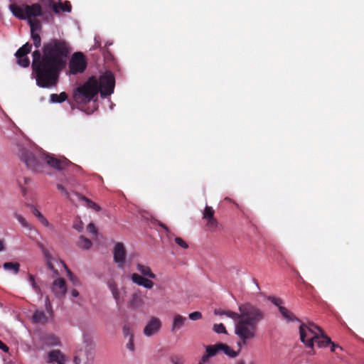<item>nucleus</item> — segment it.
Returning a JSON list of instances; mask_svg holds the SVG:
<instances>
[{"instance_id": "f257e3e1", "label": "nucleus", "mask_w": 364, "mask_h": 364, "mask_svg": "<svg viewBox=\"0 0 364 364\" xmlns=\"http://www.w3.org/2000/svg\"><path fill=\"white\" fill-rule=\"evenodd\" d=\"M70 52L69 43L58 38L44 43L42 53L39 50L33 52L31 68L39 87L50 88L57 85Z\"/></svg>"}, {"instance_id": "f03ea898", "label": "nucleus", "mask_w": 364, "mask_h": 364, "mask_svg": "<svg viewBox=\"0 0 364 364\" xmlns=\"http://www.w3.org/2000/svg\"><path fill=\"white\" fill-rule=\"evenodd\" d=\"M239 313L232 311H225L221 309H215V315L223 316L233 319L236 321L235 325V333L239 338L237 343L239 346L246 345L250 340L256 338L258 327L265 317V311L259 306L246 302L238 306Z\"/></svg>"}, {"instance_id": "7ed1b4c3", "label": "nucleus", "mask_w": 364, "mask_h": 364, "mask_svg": "<svg viewBox=\"0 0 364 364\" xmlns=\"http://www.w3.org/2000/svg\"><path fill=\"white\" fill-rule=\"evenodd\" d=\"M115 80L111 72H106L98 79L90 77L73 92V99L77 104L86 105L94 100L100 92L102 97H107L114 92Z\"/></svg>"}, {"instance_id": "20e7f679", "label": "nucleus", "mask_w": 364, "mask_h": 364, "mask_svg": "<svg viewBox=\"0 0 364 364\" xmlns=\"http://www.w3.org/2000/svg\"><path fill=\"white\" fill-rule=\"evenodd\" d=\"M20 158L28 168L35 172H42L45 162L50 167L59 171L71 168L73 171H79L81 169L80 166L72 163L65 156L55 157L49 154L36 156L33 152L25 149L21 150Z\"/></svg>"}, {"instance_id": "39448f33", "label": "nucleus", "mask_w": 364, "mask_h": 364, "mask_svg": "<svg viewBox=\"0 0 364 364\" xmlns=\"http://www.w3.org/2000/svg\"><path fill=\"white\" fill-rule=\"evenodd\" d=\"M320 333H322V329L314 323L301 322L299 326L300 340L307 348H311L313 354L314 353V341Z\"/></svg>"}, {"instance_id": "423d86ee", "label": "nucleus", "mask_w": 364, "mask_h": 364, "mask_svg": "<svg viewBox=\"0 0 364 364\" xmlns=\"http://www.w3.org/2000/svg\"><path fill=\"white\" fill-rule=\"evenodd\" d=\"M25 16L27 20L41 17L42 20L46 23H51L53 21L52 13L49 11H43L42 6L38 3L25 5Z\"/></svg>"}, {"instance_id": "0eeeda50", "label": "nucleus", "mask_w": 364, "mask_h": 364, "mask_svg": "<svg viewBox=\"0 0 364 364\" xmlns=\"http://www.w3.org/2000/svg\"><path fill=\"white\" fill-rule=\"evenodd\" d=\"M86 68L87 61L84 54L81 52L75 53L69 63L70 73L72 75L82 73Z\"/></svg>"}, {"instance_id": "6e6552de", "label": "nucleus", "mask_w": 364, "mask_h": 364, "mask_svg": "<svg viewBox=\"0 0 364 364\" xmlns=\"http://www.w3.org/2000/svg\"><path fill=\"white\" fill-rule=\"evenodd\" d=\"M32 49V44L27 42L19 48L15 53L16 64L22 68H28L30 64V59L28 57Z\"/></svg>"}, {"instance_id": "1a4fd4ad", "label": "nucleus", "mask_w": 364, "mask_h": 364, "mask_svg": "<svg viewBox=\"0 0 364 364\" xmlns=\"http://www.w3.org/2000/svg\"><path fill=\"white\" fill-rule=\"evenodd\" d=\"M114 261L117 263L119 268L123 269L127 256V251L124 245L121 242L115 244L114 250Z\"/></svg>"}, {"instance_id": "9d476101", "label": "nucleus", "mask_w": 364, "mask_h": 364, "mask_svg": "<svg viewBox=\"0 0 364 364\" xmlns=\"http://www.w3.org/2000/svg\"><path fill=\"white\" fill-rule=\"evenodd\" d=\"M161 328V321L159 318L151 317L144 328V333L146 336L156 334Z\"/></svg>"}, {"instance_id": "9b49d317", "label": "nucleus", "mask_w": 364, "mask_h": 364, "mask_svg": "<svg viewBox=\"0 0 364 364\" xmlns=\"http://www.w3.org/2000/svg\"><path fill=\"white\" fill-rule=\"evenodd\" d=\"M65 356L60 350H52L47 353L46 362L47 363L65 364Z\"/></svg>"}, {"instance_id": "f8f14e48", "label": "nucleus", "mask_w": 364, "mask_h": 364, "mask_svg": "<svg viewBox=\"0 0 364 364\" xmlns=\"http://www.w3.org/2000/svg\"><path fill=\"white\" fill-rule=\"evenodd\" d=\"M51 289L56 297L64 296L67 291L65 279L63 278L55 279L52 284Z\"/></svg>"}, {"instance_id": "ddd939ff", "label": "nucleus", "mask_w": 364, "mask_h": 364, "mask_svg": "<svg viewBox=\"0 0 364 364\" xmlns=\"http://www.w3.org/2000/svg\"><path fill=\"white\" fill-rule=\"evenodd\" d=\"M49 6L53 11L57 14H59L60 11L68 13L72 11V5L69 1H65L64 2L59 1L58 3L49 1Z\"/></svg>"}, {"instance_id": "4468645a", "label": "nucleus", "mask_w": 364, "mask_h": 364, "mask_svg": "<svg viewBox=\"0 0 364 364\" xmlns=\"http://www.w3.org/2000/svg\"><path fill=\"white\" fill-rule=\"evenodd\" d=\"M131 279L134 283L149 289H151L154 284L151 280L145 278L136 273H133L131 276Z\"/></svg>"}, {"instance_id": "2eb2a0df", "label": "nucleus", "mask_w": 364, "mask_h": 364, "mask_svg": "<svg viewBox=\"0 0 364 364\" xmlns=\"http://www.w3.org/2000/svg\"><path fill=\"white\" fill-rule=\"evenodd\" d=\"M220 351V343H216L215 345H209L205 346V353L202 356L201 360L203 362H208L209 358L215 355L218 353Z\"/></svg>"}, {"instance_id": "dca6fc26", "label": "nucleus", "mask_w": 364, "mask_h": 364, "mask_svg": "<svg viewBox=\"0 0 364 364\" xmlns=\"http://www.w3.org/2000/svg\"><path fill=\"white\" fill-rule=\"evenodd\" d=\"M187 318L180 314H176L173 317V323L171 326V332L175 333L181 328L186 322Z\"/></svg>"}, {"instance_id": "f3484780", "label": "nucleus", "mask_w": 364, "mask_h": 364, "mask_svg": "<svg viewBox=\"0 0 364 364\" xmlns=\"http://www.w3.org/2000/svg\"><path fill=\"white\" fill-rule=\"evenodd\" d=\"M316 343L318 348H326L331 343V339L324 334L323 331L318 335L317 338L315 339L314 343Z\"/></svg>"}, {"instance_id": "a211bd4d", "label": "nucleus", "mask_w": 364, "mask_h": 364, "mask_svg": "<svg viewBox=\"0 0 364 364\" xmlns=\"http://www.w3.org/2000/svg\"><path fill=\"white\" fill-rule=\"evenodd\" d=\"M9 10L15 17L19 19H26L25 9H23L16 4H11L9 5Z\"/></svg>"}, {"instance_id": "6ab92c4d", "label": "nucleus", "mask_w": 364, "mask_h": 364, "mask_svg": "<svg viewBox=\"0 0 364 364\" xmlns=\"http://www.w3.org/2000/svg\"><path fill=\"white\" fill-rule=\"evenodd\" d=\"M279 312L287 321H297L301 322V321L291 311L284 306H280Z\"/></svg>"}, {"instance_id": "aec40b11", "label": "nucleus", "mask_w": 364, "mask_h": 364, "mask_svg": "<svg viewBox=\"0 0 364 364\" xmlns=\"http://www.w3.org/2000/svg\"><path fill=\"white\" fill-rule=\"evenodd\" d=\"M43 342L48 346H57L60 344L59 338L53 333L46 335L43 338Z\"/></svg>"}, {"instance_id": "412c9836", "label": "nucleus", "mask_w": 364, "mask_h": 364, "mask_svg": "<svg viewBox=\"0 0 364 364\" xmlns=\"http://www.w3.org/2000/svg\"><path fill=\"white\" fill-rule=\"evenodd\" d=\"M136 267L138 271H139L143 276L151 279H154L156 277V274L152 272L149 267L141 264H137Z\"/></svg>"}, {"instance_id": "4be33fe9", "label": "nucleus", "mask_w": 364, "mask_h": 364, "mask_svg": "<svg viewBox=\"0 0 364 364\" xmlns=\"http://www.w3.org/2000/svg\"><path fill=\"white\" fill-rule=\"evenodd\" d=\"M33 321L36 323H46L48 321V317L42 311H36L33 315Z\"/></svg>"}, {"instance_id": "5701e85b", "label": "nucleus", "mask_w": 364, "mask_h": 364, "mask_svg": "<svg viewBox=\"0 0 364 364\" xmlns=\"http://www.w3.org/2000/svg\"><path fill=\"white\" fill-rule=\"evenodd\" d=\"M143 304V300L141 299L140 295L138 293H134L132 294L131 299L129 302V307L131 308H138Z\"/></svg>"}, {"instance_id": "b1692460", "label": "nucleus", "mask_w": 364, "mask_h": 364, "mask_svg": "<svg viewBox=\"0 0 364 364\" xmlns=\"http://www.w3.org/2000/svg\"><path fill=\"white\" fill-rule=\"evenodd\" d=\"M74 194L77 196V198L85 202L87 207L92 208L95 210L96 211H99L100 210V207L95 203V202L92 201L89 198L79 194L78 193L74 192Z\"/></svg>"}, {"instance_id": "393cba45", "label": "nucleus", "mask_w": 364, "mask_h": 364, "mask_svg": "<svg viewBox=\"0 0 364 364\" xmlns=\"http://www.w3.org/2000/svg\"><path fill=\"white\" fill-rule=\"evenodd\" d=\"M43 255H44L45 259L46 260V264H47L48 267L50 270H52L55 275H58V271L54 268L53 264H52V256L49 253L48 250L45 249V248H43Z\"/></svg>"}, {"instance_id": "a878e982", "label": "nucleus", "mask_w": 364, "mask_h": 364, "mask_svg": "<svg viewBox=\"0 0 364 364\" xmlns=\"http://www.w3.org/2000/svg\"><path fill=\"white\" fill-rule=\"evenodd\" d=\"M220 351H223L225 355H228L230 358H235L237 356L240 350L235 351L230 348L227 344L220 343Z\"/></svg>"}, {"instance_id": "bb28decb", "label": "nucleus", "mask_w": 364, "mask_h": 364, "mask_svg": "<svg viewBox=\"0 0 364 364\" xmlns=\"http://www.w3.org/2000/svg\"><path fill=\"white\" fill-rule=\"evenodd\" d=\"M68 98V95L65 92H62L59 95L51 94L50 95V101L53 103H60L65 102Z\"/></svg>"}, {"instance_id": "cd10ccee", "label": "nucleus", "mask_w": 364, "mask_h": 364, "mask_svg": "<svg viewBox=\"0 0 364 364\" xmlns=\"http://www.w3.org/2000/svg\"><path fill=\"white\" fill-rule=\"evenodd\" d=\"M77 244L79 247L85 249V250H88L91 247L92 242L90 240L81 235L79 237V240H78Z\"/></svg>"}, {"instance_id": "c85d7f7f", "label": "nucleus", "mask_w": 364, "mask_h": 364, "mask_svg": "<svg viewBox=\"0 0 364 364\" xmlns=\"http://www.w3.org/2000/svg\"><path fill=\"white\" fill-rule=\"evenodd\" d=\"M28 23L30 26L31 33H36V31H40L41 29V21L37 18L28 20Z\"/></svg>"}, {"instance_id": "c756f323", "label": "nucleus", "mask_w": 364, "mask_h": 364, "mask_svg": "<svg viewBox=\"0 0 364 364\" xmlns=\"http://www.w3.org/2000/svg\"><path fill=\"white\" fill-rule=\"evenodd\" d=\"M206 221V227L208 230L211 232H215L219 229L220 225L218 220L215 218Z\"/></svg>"}, {"instance_id": "7c9ffc66", "label": "nucleus", "mask_w": 364, "mask_h": 364, "mask_svg": "<svg viewBox=\"0 0 364 364\" xmlns=\"http://www.w3.org/2000/svg\"><path fill=\"white\" fill-rule=\"evenodd\" d=\"M3 267L6 270H12L14 274H17L20 269V264L18 262H5Z\"/></svg>"}, {"instance_id": "2f4dec72", "label": "nucleus", "mask_w": 364, "mask_h": 364, "mask_svg": "<svg viewBox=\"0 0 364 364\" xmlns=\"http://www.w3.org/2000/svg\"><path fill=\"white\" fill-rule=\"evenodd\" d=\"M215 210L211 206H205L203 213V218L205 220L215 218L214 217Z\"/></svg>"}, {"instance_id": "473e14b6", "label": "nucleus", "mask_w": 364, "mask_h": 364, "mask_svg": "<svg viewBox=\"0 0 364 364\" xmlns=\"http://www.w3.org/2000/svg\"><path fill=\"white\" fill-rule=\"evenodd\" d=\"M31 38L33 41V45L36 48H38L41 45V38L38 33H31Z\"/></svg>"}, {"instance_id": "72a5a7b5", "label": "nucleus", "mask_w": 364, "mask_h": 364, "mask_svg": "<svg viewBox=\"0 0 364 364\" xmlns=\"http://www.w3.org/2000/svg\"><path fill=\"white\" fill-rule=\"evenodd\" d=\"M213 330L217 333H227V330L223 323L215 324L213 326Z\"/></svg>"}, {"instance_id": "f704fd0d", "label": "nucleus", "mask_w": 364, "mask_h": 364, "mask_svg": "<svg viewBox=\"0 0 364 364\" xmlns=\"http://www.w3.org/2000/svg\"><path fill=\"white\" fill-rule=\"evenodd\" d=\"M57 188L68 199H69L70 200H72L71 198H70V193L66 190V188L63 185L57 184Z\"/></svg>"}, {"instance_id": "c9c22d12", "label": "nucleus", "mask_w": 364, "mask_h": 364, "mask_svg": "<svg viewBox=\"0 0 364 364\" xmlns=\"http://www.w3.org/2000/svg\"><path fill=\"white\" fill-rule=\"evenodd\" d=\"M14 217L18 220V221L21 224V225L24 228H29V224L26 222V219L21 215L18 213H15Z\"/></svg>"}, {"instance_id": "e433bc0d", "label": "nucleus", "mask_w": 364, "mask_h": 364, "mask_svg": "<svg viewBox=\"0 0 364 364\" xmlns=\"http://www.w3.org/2000/svg\"><path fill=\"white\" fill-rule=\"evenodd\" d=\"M60 263L65 267V269L67 270V273H68V276L69 279L73 282V284H75L76 282H77V278L73 275L72 272L70 269H68L66 264L63 261H60Z\"/></svg>"}, {"instance_id": "4c0bfd02", "label": "nucleus", "mask_w": 364, "mask_h": 364, "mask_svg": "<svg viewBox=\"0 0 364 364\" xmlns=\"http://www.w3.org/2000/svg\"><path fill=\"white\" fill-rule=\"evenodd\" d=\"M268 299L275 306H278L279 309L280 306H282V304H283V301L280 298L269 296Z\"/></svg>"}, {"instance_id": "58836bf2", "label": "nucleus", "mask_w": 364, "mask_h": 364, "mask_svg": "<svg viewBox=\"0 0 364 364\" xmlns=\"http://www.w3.org/2000/svg\"><path fill=\"white\" fill-rule=\"evenodd\" d=\"M175 242L180 246L183 249H187L188 247V244L181 238L179 237H176L175 238Z\"/></svg>"}, {"instance_id": "ea45409f", "label": "nucleus", "mask_w": 364, "mask_h": 364, "mask_svg": "<svg viewBox=\"0 0 364 364\" xmlns=\"http://www.w3.org/2000/svg\"><path fill=\"white\" fill-rule=\"evenodd\" d=\"M188 318L191 320L196 321L202 318V314L199 311H194L193 313H191L188 316Z\"/></svg>"}, {"instance_id": "a19ab883", "label": "nucleus", "mask_w": 364, "mask_h": 364, "mask_svg": "<svg viewBox=\"0 0 364 364\" xmlns=\"http://www.w3.org/2000/svg\"><path fill=\"white\" fill-rule=\"evenodd\" d=\"M127 348L131 351L134 350V335L133 334L130 335L129 342L127 343Z\"/></svg>"}, {"instance_id": "79ce46f5", "label": "nucleus", "mask_w": 364, "mask_h": 364, "mask_svg": "<svg viewBox=\"0 0 364 364\" xmlns=\"http://www.w3.org/2000/svg\"><path fill=\"white\" fill-rule=\"evenodd\" d=\"M171 361L173 364H183V360L178 355H173L171 358Z\"/></svg>"}, {"instance_id": "37998d69", "label": "nucleus", "mask_w": 364, "mask_h": 364, "mask_svg": "<svg viewBox=\"0 0 364 364\" xmlns=\"http://www.w3.org/2000/svg\"><path fill=\"white\" fill-rule=\"evenodd\" d=\"M112 294L114 299H115L117 305L119 306L121 301H120V292H119V289H117V290L112 291Z\"/></svg>"}, {"instance_id": "c03bdc74", "label": "nucleus", "mask_w": 364, "mask_h": 364, "mask_svg": "<svg viewBox=\"0 0 364 364\" xmlns=\"http://www.w3.org/2000/svg\"><path fill=\"white\" fill-rule=\"evenodd\" d=\"M84 342L86 344V346L89 347L90 349L93 348L95 346L93 341L90 338H85Z\"/></svg>"}, {"instance_id": "a18cd8bd", "label": "nucleus", "mask_w": 364, "mask_h": 364, "mask_svg": "<svg viewBox=\"0 0 364 364\" xmlns=\"http://www.w3.org/2000/svg\"><path fill=\"white\" fill-rule=\"evenodd\" d=\"M328 346H330L331 352H336L337 348H339L340 350H343L341 346H340L338 344L333 343L332 341H331V343H329Z\"/></svg>"}, {"instance_id": "49530a36", "label": "nucleus", "mask_w": 364, "mask_h": 364, "mask_svg": "<svg viewBox=\"0 0 364 364\" xmlns=\"http://www.w3.org/2000/svg\"><path fill=\"white\" fill-rule=\"evenodd\" d=\"M73 228H75L78 232H82L83 230V223L82 221H79L77 223H75L73 225Z\"/></svg>"}, {"instance_id": "de8ad7c7", "label": "nucleus", "mask_w": 364, "mask_h": 364, "mask_svg": "<svg viewBox=\"0 0 364 364\" xmlns=\"http://www.w3.org/2000/svg\"><path fill=\"white\" fill-rule=\"evenodd\" d=\"M87 230H88L90 232H91V233H92V234H94V235L97 234V229H96V228H95V225H94L92 223H90L87 225Z\"/></svg>"}, {"instance_id": "09e8293b", "label": "nucleus", "mask_w": 364, "mask_h": 364, "mask_svg": "<svg viewBox=\"0 0 364 364\" xmlns=\"http://www.w3.org/2000/svg\"><path fill=\"white\" fill-rule=\"evenodd\" d=\"M108 286L112 292L118 289L117 284L113 281H109L108 282Z\"/></svg>"}, {"instance_id": "8fccbe9b", "label": "nucleus", "mask_w": 364, "mask_h": 364, "mask_svg": "<svg viewBox=\"0 0 364 364\" xmlns=\"http://www.w3.org/2000/svg\"><path fill=\"white\" fill-rule=\"evenodd\" d=\"M33 214L36 216L39 220L41 217H43V215L41 213V212L36 209V208H33Z\"/></svg>"}, {"instance_id": "3c124183", "label": "nucleus", "mask_w": 364, "mask_h": 364, "mask_svg": "<svg viewBox=\"0 0 364 364\" xmlns=\"http://www.w3.org/2000/svg\"><path fill=\"white\" fill-rule=\"evenodd\" d=\"M45 304H46V308L48 311H49L50 309H51V304H50V299H49V297L48 296H46V299H45Z\"/></svg>"}, {"instance_id": "603ef678", "label": "nucleus", "mask_w": 364, "mask_h": 364, "mask_svg": "<svg viewBox=\"0 0 364 364\" xmlns=\"http://www.w3.org/2000/svg\"><path fill=\"white\" fill-rule=\"evenodd\" d=\"M31 285H32L33 289L36 291V293L42 294L41 290L40 287L37 285L36 282H32Z\"/></svg>"}, {"instance_id": "864d4df0", "label": "nucleus", "mask_w": 364, "mask_h": 364, "mask_svg": "<svg viewBox=\"0 0 364 364\" xmlns=\"http://www.w3.org/2000/svg\"><path fill=\"white\" fill-rule=\"evenodd\" d=\"M123 333H124V336H130V335L132 334L130 332V328L127 326H124L123 327Z\"/></svg>"}, {"instance_id": "5fc2aeb1", "label": "nucleus", "mask_w": 364, "mask_h": 364, "mask_svg": "<svg viewBox=\"0 0 364 364\" xmlns=\"http://www.w3.org/2000/svg\"><path fill=\"white\" fill-rule=\"evenodd\" d=\"M39 220L46 227H48L50 225L49 222L48 221V220L44 216L41 217Z\"/></svg>"}, {"instance_id": "6e6d98bb", "label": "nucleus", "mask_w": 364, "mask_h": 364, "mask_svg": "<svg viewBox=\"0 0 364 364\" xmlns=\"http://www.w3.org/2000/svg\"><path fill=\"white\" fill-rule=\"evenodd\" d=\"M0 349H1L4 352H8L9 351V347L4 344L1 340H0Z\"/></svg>"}, {"instance_id": "4d7b16f0", "label": "nucleus", "mask_w": 364, "mask_h": 364, "mask_svg": "<svg viewBox=\"0 0 364 364\" xmlns=\"http://www.w3.org/2000/svg\"><path fill=\"white\" fill-rule=\"evenodd\" d=\"M73 362L75 364H80L81 360L79 354H75V355L74 356Z\"/></svg>"}, {"instance_id": "13d9d810", "label": "nucleus", "mask_w": 364, "mask_h": 364, "mask_svg": "<svg viewBox=\"0 0 364 364\" xmlns=\"http://www.w3.org/2000/svg\"><path fill=\"white\" fill-rule=\"evenodd\" d=\"M158 224L159 226H161L162 228H164L167 233H169V230L165 224L162 223L161 222H158Z\"/></svg>"}, {"instance_id": "bf43d9fd", "label": "nucleus", "mask_w": 364, "mask_h": 364, "mask_svg": "<svg viewBox=\"0 0 364 364\" xmlns=\"http://www.w3.org/2000/svg\"><path fill=\"white\" fill-rule=\"evenodd\" d=\"M71 295L74 297H77L79 295V292L76 289H73L72 291H71Z\"/></svg>"}, {"instance_id": "052dcab7", "label": "nucleus", "mask_w": 364, "mask_h": 364, "mask_svg": "<svg viewBox=\"0 0 364 364\" xmlns=\"http://www.w3.org/2000/svg\"><path fill=\"white\" fill-rule=\"evenodd\" d=\"M28 278H29V281H30L31 284H32V282H35L33 275L29 274Z\"/></svg>"}, {"instance_id": "680f3d73", "label": "nucleus", "mask_w": 364, "mask_h": 364, "mask_svg": "<svg viewBox=\"0 0 364 364\" xmlns=\"http://www.w3.org/2000/svg\"><path fill=\"white\" fill-rule=\"evenodd\" d=\"M4 242L2 240H0V251L4 250Z\"/></svg>"}, {"instance_id": "e2e57ef3", "label": "nucleus", "mask_w": 364, "mask_h": 364, "mask_svg": "<svg viewBox=\"0 0 364 364\" xmlns=\"http://www.w3.org/2000/svg\"><path fill=\"white\" fill-rule=\"evenodd\" d=\"M23 179L24 181V184H27L30 181V179L28 178H26V177H23Z\"/></svg>"}, {"instance_id": "0e129e2a", "label": "nucleus", "mask_w": 364, "mask_h": 364, "mask_svg": "<svg viewBox=\"0 0 364 364\" xmlns=\"http://www.w3.org/2000/svg\"><path fill=\"white\" fill-rule=\"evenodd\" d=\"M237 364H245L244 360H240Z\"/></svg>"}, {"instance_id": "69168bd1", "label": "nucleus", "mask_w": 364, "mask_h": 364, "mask_svg": "<svg viewBox=\"0 0 364 364\" xmlns=\"http://www.w3.org/2000/svg\"><path fill=\"white\" fill-rule=\"evenodd\" d=\"M207 362H203V360H200L198 364H205Z\"/></svg>"}, {"instance_id": "338daca9", "label": "nucleus", "mask_w": 364, "mask_h": 364, "mask_svg": "<svg viewBox=\"0 0 364 364\" xmlns=\"http://www.w3.org/2000/svg\"><path fill=\"white\" fill-rule=\"evenodd\" d=\"M18 183H19L20 185L21 184V178H18Z\"/></svg>"}, {"instance_id": "774afa93", "label": "nucleus", "mask_w": 364, "mask_h": 364, "mask_svg": "<svg viewBox=\"0 0 364 364\" xmlns=\"http://www.w3.org/2000/svg\"><path fill=\"white\" fill-rule=\"evenodd\" d=\"M58 1H60L61 0H58Z\"/></svg>"}]
</instances>
